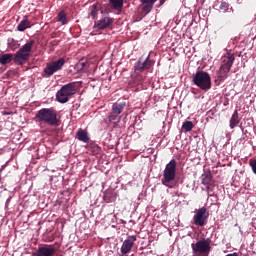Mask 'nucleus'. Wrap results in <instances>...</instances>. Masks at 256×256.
I'll return each instance as SVG.
<instances>
[{"label": "nucleus", "mask_w": 256, "mask_h": 256, "mask_svg": "<svg viewBox=\"0 0 256 256\" xmlns=\"http://www.w3.org/2000/svg\"><path fill=\"white\" fill-rule=\"evenodd\" d=\"M35 45V40H30L24 44L15 55L13 54H3L0 56V65H8L11 61H14L16 65H25L29 58L31 57V51Z\"/></svg>", "instance_id": "obj_1"}, {"label": "nucleus", "mask_w": 256, "mask_h": 256, "mask_svg": "<svg viewBox=\"0 0 256 256\" xmlns=\"http://www.w3.org/2000/svg\"><path fill=\"white\" fill-rule=\"evenodd\" d=\"M35 117L39 123H46L50 127H59L57 111L53 108H42L36 113Z\"/></svg>", "instance_id": "obj_2"}, {"label": "nucleus", "mask_w": 256, "mask_h": 256, "mask_svg": "<svg viewBox=\"0 0 256 256\" xmlns=\"http://www.w3.org/2000/svg\"><path fill=\"white\" fill-rule=\"evenodd\" d=\"M175 177H177V161L175 159L170 160L163 171V178L161 179L162 185L164 187H168L169 189H173V181H175Z\"/></svg>", "instance_id": "obj_3"}, {"label": "nucleus", "mask_w": 256, "mask_h": 256, "mask_svg": "<svg viewBox=\"0 0 256 256\" xmlns=\"http://www.w3.org/2000/svg\"><path fill=\"white\" fill-rule=\"evenodd\" d=\"M234 62V54L228 53L227 56L222 57L220 68L216 71V78L218 79V81H225V79L229 77V71H231V67H233Z\"/></svg>", "instance_id": "obj_4"}, {"label": "nucleus", "mask_w": 256, "mask_h": 256, "mask_svg": "<svg viewBox=\"0 0 256 256\" xmlns=\"http://www.w3.org/2000/svg\"><path fill=\"white\" fill-rule=\"evenodd\" d=\"M192 82L202 91L211 89V76L203 70H199L193 75Z\"/></svg>", "instance_id": "obj_5"}, {"label": "nucleus", "mask_w": 256, "mask_h": 256, "mask_svg": "<svg viewBox=\"0 0 256 256\" xmlns=\"http://www.w3.org/2000/svg\"><path fill=\"white\" fill-rule=\"evenodd\" d=\"M76 83L75 82H71L68 83L64 86L61 87L60 90L57 91L56 93V101H58V103H68L69 102V98L73 97V95H75V93H77V88H76Z\"/></svg>", "instance_id": "obj_6"}, {"label": "nucleus", "mask_w": 256, "mask_h": 256, "mask_svg": "<svg viewBox=\"0 0 256 256\" xmlns=\"http://www.w3.org/2000/svg\"><path fill=\"white\" fill-rule=\"evenodd\" d=\"M63 65H65V58H60L54 62L47 63L41 74L42 77L44 79H49V77L55 75L57 71H61L63 69Z\"/></svg>", "instance_id": "obj_7"}, {"label": "nucleus", "mask_w": 256, "mask_h": 256, "mask_svg": "<svg viewBox=\"0 0 256 256\" xmlns=\"http://www.w3.org/2000/svg\"><path fill=\"white\" fill-rule=\"evenodd\" d=\"M192 247V253L194 255H209V253H211V240L209 238L205 239H201L200 241H198L197 243H192L191 244Z\"/></svg>", "instance_id": "obj_8"}, {"label": "nucleus", "mask_w": 256, "mask_h": 256, "mask_svg": "<svg viewBox=\"0 0 256 256\" xmlns=\"http://www.w3.org/2000/svg\"><path fill=\"white\" fill-rule=\"evenodd\" d=\"M194 213L193 224L196 225V227H205L209 219V210L203 206L199 209H195Z\"/></svg>", "instance_id": "obj_9"}, {"label": "nucleus", "mask_w": 256, "mask_h": 256, "mask_svg": "<svg viewBox=\"0 0 256 256\" xmlns=\"http://www.w3.org/2000/svg\"><path fill=\"white\" fill-rule=\"evenodd\" d=\"M150 57L151 55L148 54L144 61L143 57H140L134 65L135 71H147L151 69L155 65V61L151 60Z\"/></svg>", "instance_id": "obj_10"}, {"label": "nucleus", "mask_w": 256, "mask_h": 256, "mask_svg": "<svg viewBox=\"0 0 256 256\" xmlns=\"http://www.w3.org/2000/svg\"><path fill=\"white\" fill-rule=\"evenodd\" d=\"M135 241H137V236L135 235L128 236L127 239L124 240L121 246L122 255H127V253L131 252V249H133V245H135Z\"/></svg>", "instance_id": "obj_11"}, {"label": "nucleus", "mask_w": 256, "mask_h": 256, "mask_svg": "<svg viewBox=\"0 0 256 256\" xmlns=\"http://www.w3.org/2000/svg\"><path fill=\"white\" fill-rule=\"evenodd\" d=\"M55 247L53 246H41L37 251L32 253V256H53L55 255Z\"/></svg>", "instance_id": "obj_12"}, {"label": "nucleus", "mask_w": 256, "mask_h": 256, "mask_svg": "<svg viewBox=\"0 0 256 256\" xmlns=\"http://www.w3.org/2000/svg\"><path fill=\"white\" fill-rule=\"evenodd\" d=\"M110 25H113V18L102 17L95 23L94 27L100 31H103V29H107V27H110Z\"/></svg>", "instance_id": "obj_13"}, {"label": "nucleus", "mask_w": 256, "mask_h": 256, "mask_svg": "<svg viewBox=\"0 0 256 256\" xmlns=\"http://www.w3.org/2000/svg\"><path fill=\"white\" fill-rule=\"evenodd\" d=\"M141 3V9L145 15H149L153 11V6L157 3V0H139Z\"/></svg>", "instance_id": "obj_14"}, {"label": "nucleus", "mask_w": 256, "mask_h": 256, "mask_svg": "<svg viewBox=\"0 0 256 256\" xmlns=\"http://www.w3.org/2000/svg\"><path fill=\"white\" fill-rule=\"evenodd\" d=\"M76 139H78V141H82V143H89L90 141L89 134L87 133V131L81 128L76 133Z\"/></svg>", "instance_id": "obj_15"}, {"label": "nucleus", "mask_w": 256, "mask_h": 256, "mask_svg": "<svg viewBox=\"0 0 256 256\" xmlns=\"http://www.w3.org/2000/svg\"><path fill=\"white\" fill-rule=\"evenodd\" d=\"M90 11V17L92 19H97V16L99 15V11H101V4L95 3L92 6L89 7Z\"/></svg>", "instance_id": "obj_16"}, {"label": "nucleus", "mask_w": 256, "mask_h": 256, "mask_svg": "<svg viewBox=\"0 0 256 256\" xmlns=\"http://www.w3.org/2000/svg\"><path fill=\"white\" fill-rule=\"evenodd\" d=\"M126 104L125 103H119L116 102L112 105V113L114 115H121V113H123V110L125 109Z\"/></svg>", "instance_id": "obj_17"}, {"label": "nucleus", "mask_w": 256, "mask_h": 256, "mask_svg": "<svg viewBox=\"0 0 256 256\" xmlns=\"http://www.w3.org/2000/svg\"><path fill=\"white\" fill-rule=\"evenodd\" d=\"M202 185H211L213 181V174L211 171H206L201 175Z\"/></svg>", "instance_id": "obj_18"}, {"label": "nucleus", "mask_w": 256, "mask_h": 256, "mask_svg": "<svg viewBox=\"0 0 256 256\" xmlns=\"http://www.w3.org/2000/svg\"><path fill=\"white\" fill-rule=\"evenodd\" d=\"M87 149L92 153V155H99V153H101V147H99L95 142H90Z\"/></svg>", "instance_id": "obj_19"}, {"label": "nucleus", "mask_w": 256, "mask_h": 256, "mask_svg": "<svg viewBox=\"0 0 256 256\" xmlns=\"http://www.w3.org/2000/svg\"><path fill=\"white\" fill-rule=\"evenodd\" d=\"M124 1L125 0H109V3L112 9H115V11H122Z\"/></svg>", "instance_id": "obj_20"}, {"label": "nucleus", "mask_w": 256, "mask_h": 256, "mask_svg": "<svg viewBox=\"0 0 256 256\" xmlns=\"http://www.w3.org/2000/svg\"><path fill=\"white\" fill-rule=\"evenodd\" d=\"M239 121V112L235 110L230 119V129H235L239 125Z\"/></svg>", "instance_id": "obj_21"}, {"label": "nucleus", "mask_w": 256, "mask_h": 256, "mask_svg": "<svg viewBox=\"0 0 256 256\" xmlns=\"http://www.w3.org/2000/svg\"><path fill=\"white\" fill-rule=\"evenodd\" d=\"M29 27H31V22L27 19V16H25L24 19L18 24L17 29L23 32L26 29H29Z\"/></svg>", "instance_id": "obj_22"}, {"label": "nucleus", "mask_w": 256, "mask_h": 256, "mask_svg": "<svg viewBox=\"0 0 256 256\" xmlns=\"http://www.w3.org/2000/svg\"><path fill=\"white\" fill-rule=\"evenodd\" d=\"M7 45H8V49H10L11 51H17V49L21 47V44H19V41L13 38L8 39Z\"/></svg>", "instance_id": "obj_23"}, {"label": "nucleus", "mask_w": 256, "mask_h": 256, "mask_svg": "<svg viewBox=\"0 0 256 256\" xmlns=\"http://www.w3.org/2000/svg\"><path fill=\"white\" fill-rule=\"evenodd\" d=\"M108 121L109 123H114V125H117V123L121 121V117L119 116V114H114L113 112H111L108 116Z\"/></svg>", "instance_id": "obj_24"}, {"label": "nucleus", "mask_w": 256, "mask_h": 256, "mask_svg": "<svg viewBox=\"0 0 256 256\" xmlns=\"http://www.w3.org/2000/svg\"><path fill=\"white\" fill-rule=\"evenodd\" d=\"M193 129V122L192 121H185L182 124V131H185V133H189V131H192Z\"/></svg>", "instance_id": "obj_25"}, {"label": "nucleus", "mask_w": 256, "mask_h": 256, "mask_svg": "<svg viewBox=\"0 0 256 256\" xmlns=\"http://www.w3.org/2000/svg\"><path fill=\"white\" fill-rule=\"evenodd\" d=\"M58 21L63 25H67V14H65V11L62 10L58 13Z\"/></svg>", "instance_id": "obj_26"}, {"label": "nucleus", "mask_w": 256, "mask_h": 256, "mask_svg": "<svg viewBox=\"0 0 256 256\" xmlns=\"http://www.w3.org/2000/svg\"><path fill=\"white\" fill-rule=\"evenodd\" d=\"M219 10H220L222 13H226V11H229V3H227V2H221L220 7H219Z\"/></svg>", "instance_id": "obj_27"}, {"label": "nucleus", "mask_w": 256, "mask_h": 256, "mask_svg": "<svg viewBox=\"0 0 256 256\" xmlns=\"http://www.w3.org/2000/svg\"><path fill=\"white\" fill-rule=\"evenodd\" d=\"M205 187H206V191H207L208 197H209V196H210V195H209V191H210V189H211V185H205Z\"/></svg>", "instance_id": "obj_28"}, {"label": "nucleus", "mask_w": 256, "mask_h": 256, "mask_svg": "<svg viewBox=\"0 0 256 256\" xmlns=\"http://www.w3.org/2000/svg\"><path fill=\"white\" fill-rule=\"evenodd\" d=\"M226 256H239V254H237V252L231 253V254H227Z\"/></svg>", "instance_id": "obj_29"}, {"label": "nucleus", "mask_w": 256, "mask_h": 256, "mask_svg": "<svg viewBox=\"0 0 256 256\" xmlns=\"http://www.w3.org/2000/svg\"><path fill=\"white\" fill-rule=\"evenodd\" d=\"M81 66H82V67H85V63H81Z\"/></svg>", "instance_id": "obj_30"}]
</instances>
